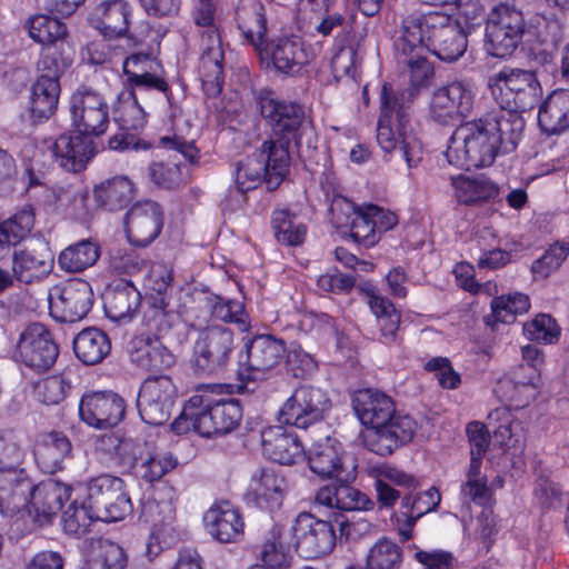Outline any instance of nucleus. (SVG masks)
Wrapping results in <instances>:
<instances>
[{
	"mask_svg": "<svg viewBox=\"0 0 569 569\" xmlns=\"http://www.w3.org/2000/svg\"><path fill=\"white\" fill-rule=\"evenodd\" d=\"M246 361L238 371L241 381L264 380L283 361L287 352L286 342L270 335H259L246 345Z\"/></svg>",
	"mask_w": 569,
	"mask_h": 569,
	"instance_id": "f8f14e48",
	"label": "nucleus"
},
{
	"mask_svg": "<svg viewBox=\"0 0 569 569\" xmlns=\"http://www.w3.org/2000/svg\"><path fill=\"white\" fill-rule=\"evenodd\" d=\"M59 81L50 78H38L31 87L30 116L34 121L49 119L58 108L60 97Z\"/></svg>",
	"mask_w": 569,
	"mask_h": 569,
	"instance_id": "a18cd8bd",
	"label": "nucleus"
},
{
	"mask_svg": "<svg viewBox=\"0 0 569 569\" xmlns=\"http://www.w3.org/2000/svg\"><path fill=\"white\" fill-rule=\"evenodd\" d=\"M264 181L262 160L256 153L240 161L236 169V184L230 188L224 200L226 208L236 210L246 202V193Z\"/></svg>",
	"mask_w": 569,
	"mask_h": 569,
	"instance_id": "f704fd0d",
	"label": "nucleus"
},
{
	"mask_svg": "<svg viewBox=\"0 0 569 569\" xmlns=\"http://www.w3.org/2000/svg\"><path fill=\"white\" fill-rule=\"evenodd\" d=\"M189 7L193 24L203 29L201 36L219 33L217 26L219 0H189Z\"/></svg>",
	"mask_w": 569,
	"mask_h": 569,
	"instance_id": "0e129e2a",
	"label": "nucleus"
},
{
	"mask_svg": "<svg viewBox=\"0 0 569 569\" xmlns=\"http://www.w3.org/2000/svg\"><path fill=\"white\" fill-rule=\"evenodd\" d=\"M59 356V347L41 323L29 325L20 335L14 359L36 372L49 370Z\"/></svg>",
	"mask_w": 569,
	"mask_h": 569,
	"instance_id": "dca6fc26",
	"label": "nucleus"
},
{
	"mask_svg": "<svg viewBox=\"0 0 569 569\" xmlns=\"http://www.w3.org/2000/svg\"><path fill=\"white\" fill-rule=\"evenodd\" d=\"M26 27L29 36L34 41L48 47L56 46L57 43L63 47L64 40L68 37L66 24L48 14L33 16L27 21Z\"/></svg>",
	"mask_w": 569,
	"mask_h": 569,
	"instance_id": "3c124183",
	"label": "nucleus"
},
{
	"mask_svg": "<svg viewBox=\"0 0 569 569\" xmlns=\"http://www.w3.org/2000/svg\"><path fill=\"white\" fill-rule=\"evenodd\" d=\"M201 56L199 59V78L208 97H217L224 82V51L219 33L201 36Z\"/></svg>",
	"mask_w": 569,
	"mask_h": 569,
	"instance_id": "5701e85b",
	"label": "nucleus"
},
{
	"mask_svg": "<svg viewBox=\"0 0 569 569\" xmlns=\"http://www.w3.org/2000/svg\"><path fill=\"white\" fill-rule=\"evenodd\" d=\"M169 301L166 298H147L142 323L156 337L166 335L172 326L173 313L168 310Z\"/></svg>",
	"mask_w": 569,
	"mask_h": 569,
	"instance_id": "4d7b16f0",
	"label": "nucleus"
},
{
	"mask_svg": "<svg viewBox=\"0 0 569 569\" xmlns=\"http://www.w3.org/2000/svg\"><path fill=\"white\" fill-rule=\"evenodd\" d=\"M163 213L158 203L140 201L133 204L124 218V229L130 243L147 247L160 233Z\"/></svg>",
	"mask_w": 569,
	"mask_h": 569,
	"instance_id": "4be33fe9",
	"label": "nucleus"
},
{
	"mask_svg": "<svg viewBox=\"0 0 569 569\" xmlns=\"http://www.w3.org/2000/svg\"><path fill=\"white\" fill-rule=\"evenodd\" d=\"M54 254L41 236L32 237L12 253V267L18 282L32 284L47 278L53 270Z\"/></svg>",
	"mask_w": 569,
	"mask_h": 569,
	"instance_id": "6ab92c4d",
	"label": "nucleus"
},
{
	"mask_svg": "<svg viewBox=\"0 0 569 569\" xmlns=\"http://www.w3.org/2000/svg\"><path fill=\"white\" fill-rule=\"evenodd\" d=\"M368 305L376 316L377 326L380 331L379 339L386 345L399 343L398 330L400 325V312L386 297L378 293L371 286L366 290Z\"/></svg>",
	"mask_w": 569,
	"mask_h": 569,
	"instance_id": "a19ab883",
	"label": "nucleus"
},
{
	"mask_svg": "<svg viewBox=\"0 0 569 569\" xmlns=\"http://www.w3.org/2000/svg\"><path fill=\"white\" fill-rule=\"evenodd\" d=\"M159 338L143 335L136 338L130 353L131 361L147 371H162L172 367L176 357Z\"/></svg>",
	"mask_w": 569,
	"mask_h": 569,
	"instance_id": "c9c22d12",
	"label": "nucleus"
},
{
	"mask_svg": "<svg viewBox=\"0 0 569 569\" xmlns=\"http://www.w3.org/2000/svg\"><path fill=\"white\" fill-rule=\"evenodd\" d=\"M522 12L508 3H500L492 10L486 27L487 51L497 58L510 56L518 47L523 32Z\"/></svg>",
	"mask_w": 569,
	"mask_h": 569,
	"instance_id": "9b49d317",
	"label": "nucleus"
},
{
	"mask_svg": "<svg viewBox=\"0 0 569 569\" xmlns=\"http://www.w3.org/2000/svg\"><path fill=\"white\" fill-rule=\"evenodd\" d=\"M428 52L445 62L457 61L467 50L468 40L458 21L439 11H413L400 22Z\"/></svg>",
	"mask_w": 569,
	"mask_h": 569,
	"instance_id": "20e7f679",
	"label": "nucleus"
},
{
	"mask_svg": "<svg viewBox=\"0 0 569 569\" xmlns=\"http://www.w3.org/2000/svg\"><path fill=\"white\" fill-rule=\"evenodd\" d=\"M114 120L123 130H138L144 127L147 114L138 102L134 91H122L114 106Z\"/></svg>",
	"mask_w": 569,
	"mask_h": 569,
	"instance_id": "864d4df0",
	"label": "nucleus"
},
{
	"mask_svg": "<svg viewBox=\"0 0 569 569\" xmlns=\"http://www.w3.org/2000/svg\"><path fill=\"white\" fill-rule=\"evenodd\" d=\"M242 418V408L237 399L214 400L204 391L189 398L180 416L172 422V430L183 433L192 429L202 437L229 433Z\"/></svg>",
	"mask_w": 569,
	"mask_h": 569,
	"instance_id": "7ed1b4c3",
	"label": "nucleus"
},
{
	"mask_svg": "<svg viewBox=\"0 0 569 569\" xmlns=\"http://www.w3.org/2000/svg\"><path fill=\"white\" fill-rule=\"evenodd\" d=\"M71 452L72 443L70 439L60 431L40 435L33 449L37 465L47 473L61 470L66 460L71 458Z\"/></svg>",
	"mask_w": 569,
	"mask_h": 569,
	"instance_id": "7c9ffc66",
	"label": "nucleus"
},
{
	"mask_svg": "<svg viewBox=\"0 0 569 569\" xmlns=\"http://www.w3.org/2000/svg\"><path fill=\"white\" fill-rule=\"evenodd\" d=\"M110 350L111 341L109 337L97 328H86L73 339L74 355L87 366L100 363Z\"/></svg>",
	"mask_w": 569,
	"mask_h": 569,
	"instance_id": "c03bdc74",
	"label": "nucleus"
},
{
	"mask_svg": "<svg viewBox=\"0 0 569 569\" xmlns=\"http://www.w3.org/2000/svg\"><path fill=\"white\" fill-rule=\"evenodd\" d=\"M131 7L126 0H101L89 12V23L106 38L127 34Z\"/></svg>",
	"mask_w": 569,
	"mask_h": 569,
	"instance_id": "bb28decb",
	"label": "nucleus"
},
{
	"mask_svg": "<svg viewBox=\"0 0 569 569\" xmlns=\"http://www.w3.org/2000/svg\"><path fill=\"white\" fill-rule=\"evenodd\" d=\"M128 557L123 548L108 539L91 543L82 569H126Z\"/></svg>",
	"mask_w": 569,
	"mask_h": 569,
	"instance_id": "8fccbe9b",
	"label": "nucleus"
},
{
	"mask_svg": "<svg viewBox=\"0 0 569 569\" xmlns=\"http://www.w3.org/2000/svg\"><path fill=\"white\" fill-rule=\"evenodd\" d=\"M313 501L320 507L341 511L372 510L375 501L349 485H327L319 488Z\"/></svg>",
	"mask_w": 569,
	"mask_h": 569,
	"instance_id": "2f4dec72",
	"label": "nucleus"
},
{
	"mask_svg": "<svg viewBox=\"0 0 569 569\" xmlns=\"http://www.w3.org/2000/svg\"><path fill=\"white\" fill-rule=\"evenodd\" d=\"M536 38L546 47L536 58H539L541 63H549L552 60V50L565 39V26L559 19L541 17L536 23Z\"/></svg>",
	"mask_w": 569,
	"mask_h": 569,
	"instance_id": "6e6d98bb",
	"label": "nucleus"
},
{
	"mask_svg": "<svg viewBox=\"0 0 569 569\" xmlns=\"http://www.w3.org/2000/svg\"><path fill=\"white\" fill-rule=\"evenodd\" d=\"M177 396V388L169 376L147 378L139 390L137 408L141 419L152 426L166 423Z\"/></svg>",
	"mask_w": 569,
	"mask_h": 569,
	"instance_id": "2eb2a0df",
	"label": "nucleus"
},
{
	"mask_svg": "<svg viewBox=\"0 0 569 569\" xmlns=\"http://www.w3.org/2000/svg\"><path fill=\"white\" fill-rule=\"evenodd\" d=\"M308 463L312 472L322 478H340L342 461L337 441L326 437L309 449Z\"/></svg>",
	"mask_w": 569,
	"mask_h": 569,
	"instance_id": "49530a36",
	"label": "nucleus"
},
{
	"mask_svg": "<svg viewBox=\"0 0 569 569\" xmlns=\"http://www.w3.org/2000/svg\"><path fill=\"white\" fill-rule=\"evenodd\" d=\"M101 256L100 246L82 239L64 248L58 256V266L66 272L77 273L94 266Z\"/></svg>",
	"mask_w": 569,
	"mask_h": 569,
	"instance_id": "09e8293b",
	"label": "nucleus"
},
{
	"mask_svg": "<svg viewBox=\"0 0 569 569\" xmlns=\"http://www.w3.org/2000/svg\"><path fill=\"white\" fill-rule=\"evenodd\" d=\"M136 196V184L128 176H114L94 186L96 203L108 210L119 211L126 208Z\"/></svg>",
	"mask_w": 569,
	"mask_h": 569,
	"instance_id": "58836bf2",
	"label": "nucleus"
},
{
	"mask_svg": "<svg viewBox=\"0 0 569 569\" xmlns=\"http://www.w3.org/2000/svg\"><path fill=\"white\" fill-rule=\"evenodd\" d=\"M263 455L280 465H293L303 457L299 438L280 426L269 427L261 432Z\"/></svg>",
	"mask_w": 569,
	"mask_h": 569,
	"instance_id": "c756f323",
	"label": "nucleus"
},
{
	"mask_svg": "<svg viewBox=\"0 0 569 569\" xmlns=\"http://www.w3.org/2000/svg\"><path fill=\"white\" fill-rule=\"evenodd\" d=\"M126 412L124 400L112 391H93L82 396L79 415L83 422L97 429L117 426Z\"/></svg>",
	"mask_w": 569,
	"mask_h": 569,
	"instance_id": "aec40b11",
	"label": "nucleus"
},
{
	"mask_svg": "<svg viewBox=\"0 0 569 569\" xmlns=\"http://www.w3.org/2000/svg\"><path fill=\"white\" fill-rule=\"evenodd\" d=\"M257 103L262 119L277 138L293 141L298 150L315 147V127L303 106L280 99L270 91H260Z\"/></svg>",
	"mask_w": 569,
	"mask_h": 569,
	"instance_id": "423d86ee",
	"label": "nucleus"
},
{
	"mask_svg": "<svg viewBox=\"0 0 569 569\" xmlns=\"http://www.w3.org/2000/svg\"><path fill=\"white\" fill-rule=\"evenodd\" d=\"M71 389V382L64 373L49 376L34 385V395L39 402L47 406L59 405Z\"/></svg>",
	"mask_w": 569,
	"mask_h": 569,
	"instance_id": "052dcab7",
	"label": "nucleus"
},
{
	"mask_svg": "<svg viewBox=\"0 0 569 569\" xmlns=\"http://www.w3.org/2000/svg\"><path fill=\"white\" fill-rule=\"evenodd\" d=\"M236 21L243 37L262 51L266 44L264 8L258 0H240L236 10Z\"/></svg>",
	"mask_w": 569,
	"mask_h": 569,
	"instance_id": "ea45409f",
	"label": "nucleus"
},
{
	"mask_svg": "<svg viewBox=\"0 0 569 569\" xmlns=\"http://www.w3.org/2000/svg\"><path fill=\"white\" fill-rule=\"evenodd\" d=\"M330 408V399L321 388L299 386L279 411V421L300 429L321 421Z\"/></svg>",
	"mask_w": 569,
	"mask_h": 569,
	"instance_id": "ddd939ff",
	"label": "nucleus"
},
{
	"mask_svg": "<svg viewBox=\"0 0 569 569\" xmlns=\"http://www.w3.org/2000/svg\"><path fill=\"white\" fill-rule=\"evenodd\" d=\"M530 308L529 297L525 293L497 297L491 301L492 317L497 322L511 323L517 315L527 312Z\"/></svg>",
	"mask_w": 569,
	"mask_h": 569,
	"instance_id": "bf43d9fd",
	"label": "nucleus"
},
{
	"mask_svg": "<svg viewBox=\"0 0 569 569\" xmlns=\"http://www.w3.org/2000/svg\"><path fill=\"white\" fill-rule=\"evenodd\" d=\"M92 305V288L88 281L79 278L56 286L49 293L50 315L60 322L83 319Z\"/></svg>",
	"mask_w": 569,
	"mask_h": 569,
	"instance_id": "f3484780",
	"label": "nucleus"
},
{
	"mask_svg": "<svg viewBox=\"0 0 569 569\" xmlns=\"http://www.w3.org/2000/svg\"><path fill=\"white\" fill-rule=\"evenodd\" d=\"M523 331L530 340L543 343H553L560 336V328L556 320L545 313L538 315L533 320L525 323Z\"/></svg>",
	"mask_w": 569,
	"mask_h": 569,
	"instance_id": "338daca9",
	"label": "nucleus"
},
{
	"mask_svg": "<svg viewBox=\"0 0 569 569\" xmlns=\"http://www.w3.org/2000/svg\"><path fill=\"white\" fill-rule=\"evenodd\" d=\"M569 256V243H555L531 264V273L535 280L547 279L557 271Z\"/></svg>",
	"mask_w": 569,
	"mask_h": 569,
	"instance_id": "680f3d73",
	"label": "nucleus"
},
{
	"mask_svg": "<svg viewBox=\"0 0 569 569\" xmlns=\"http://www.w3.org/2000/svg\"><path fill=\"white\" fill-rule=\"evenodd\" d=\"M234 349L236 338L231 329L209 326L201 329L194 340L192 367L199 375L218 376L227 370Z\"/></svg>",
	"mask_w": 569,
	"mask_h": 569,
	"instance_id": "6e6552de",
	"label": "nucleus"
},
{
	"mask_svg": "<svg viewBox=\"0 0 569 569\" xmlns=\"http://www.w3.org/2000/svg\"><path fill=\"white\" fill-rule=\"evenodd\" d=\"M284 479L271 468L258 469L251 477L250 491L260 508L274 510L280 507Z\"/></svg>",
	"mask_w": 569,
	"mask_h": 569,
	"instance_id": "37998d69",
	"label": "nucleus"
},
{
	"mask_svg": "<svg viewBox=\"0 0 569 569\" xmlns=\"http://www.w3.org/2000/svg\"><path fill=\"white\" fill-rule=\"evenodd\" d=\"M417 430V422L409 415L392 413L377 431L366 437V445L370 451L379 456L391 455L397 448L408 443Z\"/></svg>",
	"mask_w": 569,
	"mask_h": 569,
	"instance_id": "b1692460",
	"label": "nucleus"
},
{
	"mask_svg": "<svg viewBox=\"0 0 569 569\" xmlns=\"http://www.w3.org/2000/svg\"><path fill=\"white\" fill-rule=\"evenodd\" d=\"M97 446L99 450L110 453L119 467L131 470L138 479L148 483L159 481L178 466L171 452H157L144 441L121 439L114 433L101 436Z\"/></svg>",
	"mask_w": 569,
	"mask_h": 569,
	"instance_id": "39448f33",
	"label": "nucleus"
},
{
	"mask_svg": "<svg viewBox=\"0 0 569 569\" xmlns=\"http://www.w3.org/2000/svg\"><path fill=\"white\" fill-rule=\"evenodd\" d=\"M297 552L306 559H317L330 555L338 537L330 521L310 513H300L292 527Z\"/></svg>",
	"mask_w": 569,
	"mask_h": 569,
	"instance_id": "4468645a",
	"label": "nucleus"
},
{
	"mask_svg": "<svg viewBox=\"0 0 569 569\" xmlns=\"http://www.w3.org/2000/svg\"><path fill=\"white\" fill-rule=\"evenodd\" d=\"M403 550L387 537L379 538L367 551L365 569H401Z\"/></svg>",
	"mask_w": 569,
	"mask_h": 569,
	"instance_id": "603ef678",
	"label": "nucleus"
},
{
	"mask_svg": "<svg viewBox=\"0 0 569 569\" xmlns=\"http://www.w3.org/2000/svg\"><path fill=\"white\" fill-rule=\"evenodd\" d=\"M71 58L59 52L56 47H47L38 62L41 74L38 78H50L59 81L60 76L71 64Z\"/></svg>",
	"mask_w": 569,
	"mask_h": 569,
	"instance_id": "774afa93",
	"label": "nucleus"
},
{
	"mask_svg": "<svg viewBox=\"0 0 569 569\" xmlns=\"http://www.w3.org/2000/svg\"><path fill=\"white\" fill-rule=\"evenodd\" d=\"M289 143L283 140H266L260 149L254 152L257 158L262 160L264 182L269 190L278 188L289 171Z\"/></svg>",
	"mask_w": 569,
	"mask_h": 569,
	"instance_id": "e433bc0d",
	"label": "nucleus"
},
{
	"mask_svg": "<svg viewBox=\"0 0 569 569\" xmlns=\"http://www.w3.org/2000/svg\"><path fill=\"white\" fill-rule=\"evenodd\" d=\"M93 520H98L88 502L78 506L71 502L62 513V528L66 533L81 536L87 532Z\"/></svg>",
	"mask_w": 569,
	"mask_h": 569,
	"instance_id": "69168bd1",
	"label": "nucleus"
},
{
	"mask_svg": "<svg viewBox=\"0 0 569 569\" xmlns=\"http://www.w3.org/2000/svg\"><path fill=\"white\" fill-rule=\"evenodd\" d=\"M211 316L223 322L236 323L241 331L250 328L244 306L238 300L224 299L220 296L208 298Z\"/></svg>",
	"mask_w": 569,
	"mask_h": 569,
	"instance_id": "13d9d810",
	"label": "nucleus"
},
{
	"mask_svg": "<svg viewBox=\"0 0 569 569\" xmlns=\"http://www.w3.org/2000/svg\"><path fill=\"white\" fill-rule=\"evenodd\" d=\"M271 222L278 242L286 246H299L305 241L306 226L289 210L273 211Z\"/></svg>",
	"mask_w": 569,
	"mask_h": 569,
	"instance_id": "5fc2aeb1",
	"label": "nucleus"
},
{
	"mask_svg": "<svg viewBox=\"0 0 569 569\" xmlns=\"http://www.w3.org/2000/svg\"><path fill=\"white\" fill-rule=\"evenodd\" d=\"M455 196L459 203L466 206L489 201L498 194L497 186L485 176L451 178Z\"/></svg>",
	"mask_w": 569,
	"mask_h": 569,
	"instance_id": "de8ad7c7",
	"label": "nucleus"
},
{
	"mask_svg": "<svg viewBox=\"0 0 569 569\" xmlns=\"http://www.w3.org/2000/svg\"><path fill=\"white\" fill-rule=\"evenodd\" d=\"M51 150L58 164L73 173L82 171L96 153L93 141L80 133L60 134Z\"/></svg>",
	"mask_w": 569,
	"mask_h": 569,
	"instance_id": "cd10ccee",
	"label": "nucleus"
},
{
	"mask_svg": "<svg viewBox=\"0 0 569 569\" xmlns=\"http://www.w3.org/2000/svg\"><path fill=\"white\" fill-rule=\"evenodd\" d=\"M33 483L23 469L0 471V511L12 515L28 507Z\"/></svg>",
	"mask_w": 569,
	"mask_h": 569,
	"instance_id": "473e14b6",
	"label": "nucleus"
},
{
	"mask_svg": "<svg viewBox=\"0 0 569 569\" xmlns=\"http://www.w3.org/2000/svg\"><path fill=\"white\" fill-rule=\"evenodd\" d=\"M70 496L71 487L54 480H47L37 486L33 485L27 508L30 513H34V518L40 523L49 522L61 510L63 502L69 500Z\"/></svg>",
	"mask_w": 569,
	"mask_h": 569,
	"instance_id": "c85d7f7f",
	"label": "nucleus"
},
{
	"mask_svg": "<svg viewBox=\"0 0 569 569\" xmlns=\"http://www.w3.org/2000/svg\"><path fill=\"white\" fill-rule=\"evenodd\" d=\"M417 33L401 23L395 32V54L400 67L407 70L411 88L396 89L383 83L380 91V116L377 123V142L386 154L398 153L409 169L422 160V144L411 124V104L416 90L429 82L433 68L427 59L425 46Z\"/></svg>",
	"mask_w": 569,
	"mask_h": 569,
	"instance_id": "f257e3e1",
	"label": "nucleus"
},
{
	"mask_svg": "<svg viewBox=\"0 0 569 569\" xmlns=\"http://www.w3.org/2000/svg\"><path fill=\"white\" fill-rule=\"evenodd\" d=\"M270 54L273 67L284 74H297L312 58L310 47L298 36L280 37L262 47Z\"/></svg>",
	"mask_w": 569,
	"mask_h": 569,
	"instance_id": "393cba45",
	"label": "nucleus"
},
{
	"mask_svg": "<svg viewBox=\"0 0 569 569\" xmlns=\"http://www.w3.org/2000/svg\"><path fill=\"white\" fill-rule=\"evenodd\" d=\"M352 408L361 423L369 427L371 432L390 420L396 406L391 397L385 392L366 388L352 395Z\"/></svg>",
	"mask_w": 569,
	"mask_h": 569,
	"instance_id": "a878e982",
	"label": "nucleus"
},
{
	"mask_svg": "<svg viewBox=\"0 0 569 569\" xmlns=\"http://www.w3.org/2000/svg\"><path fill=\"white\" fill-rule=\"evenodd\" d=\"M371 473L375 477L377 501L387 509L392 508L400 498V492L391 485L407 490H416L419 487V480L415 476L387 463L373 467Z\"/></svg>",
	"mask_w": 569,
	"mask_h": 569,
	"instance_id": "72a5a7b5",
	"label": "nucleus"
},
{
	"mask_svg": "<svg viewBox=\"0 0 569 569\" xmlns=\"http://www.w3.org/2000/svg\"><path fill=\"white\" fill-rule=\"evenodd\" d=\"M538 124L548 136L569 129V90H556L545 99L539 107Z\"/></svg>",
	"mask_w": 569,
	"mask_h": 569,
	"instance_id": "4c0bfd02",
	"label": "nucleus"
},
{
	"mask_svg": "<svg viewBox=\"0 0 569 569\" xmlns=\"http://www.w3.org/2000/svg\"><path fill=\"white\" fill-rule=\"evenodd\" d=\"M208 535L220 543H237L244 536V519L240 509L228 500L213 503L203 513Z\"/></svg>",
	"mask_w": 569,
	"mask_h": 569,
	"instance_id": "412c9836",
	"label": "nucleus"
},
{
	"mask_svg": "<svg viewBox=\"0 0 569 569\" xmlns=\"http://www.w3.org/2000/svg\"><path fill=\"white\" fill-rule=\"evenodd\" d=\"M473 102L471 87L462 81H452L432 92L429 116L440 124H453L470 114Z\"/></svg>",
	"mask_w": 569,
	"mask_h": 569,
	"instance_id": "a211bd4d",
	"label": "nucleus"
},
{
	"mask_svg": "<svg viewBox=\"0 0 569 569\" xmlns=\"http://www.w3.org/2000/svg\"><path fill=\"white\" fill-rule=\"evenodd\" d=\"M141 305V295L131 282H120L104 296V310L113 321L130 320Z\"/></svg>",
	"mask_w": 569,
	"mask_h": 569,
	"instance_id": "79ce46f5",
	"label": "nucleus"
},
{
	"mask_svg": "<svg viewBox=\"0 0 569 569\" xmlns=\"http://www.w3.org/2000/svg\"><path fill=\"white\" fill-rule=\"evenodd\" d=\"M71 127L86 137L106 133L109 123V106L104 97L88 86L78 87L70 97Z\"/></svg>",
	"mask_w": 569,
	"mask_h": 569,
	"instance_id": "9d476101",
	"label": "nucleus"
},
{
	"mask_svg": "<svg viewBox=\"0 0 569 569\" xmlns=\"http://www.w3.org/2000/svg\"><path fill=\"white\" fill-rule=\"evenodd\" d=\"M87 490L88 506L100 521L116 522L132 511L124 482L119 477L100 475L89 480Z\"/></svg>",
	"mask_w": 569,
	"mask_h": 569,
	"instance_id": "1a4fd4ad",
	"label": "nucleus"
},
{
	"mask_svg": "<svg viewBox=\"0 0 569 569\" xmlns=\"http://www.w3.org/2000/svg\"><path fill=\"white\" fill-rule=\"evenodd\" d=\"M488 86L499 103L497 109L518 114L533 108L542 94L536 73L522 69H503L489 78Z\"/></svg>",
	"mask_w": 569,
	"mask_h": 569,
	"instance_id": "0eeeda50",
	"label": "nucleus"
},
{
	"mask_svg": "<svg viewBox=\"0 0 569 569\" xmlns=\"http://www.w3.org/2000/svg\"><path fill=\"white\" fill-rule=\"evenodd\" d=\"M441 501V495L436 487L417 495H405L400 508L411 515V518L420 519L422 516L437 509Z\"/></svg>",
	"mask_w": 569,
	"mask_h": 569,
	"instance_id": "e2e57ef3",
	"label": "nucleus"
},
{
	"mask_svg": "<svg viewBox=\"0 0 569 569\" xmlns=\"http://www.w3.org/2000/svg\"><path fill=\"white\" fill-rule=\"evenodd\" d=\"M523 128L521 114L510 109H491L453 131L446 158L466 170L489 167L497 156L516 150Z\"/></svg>",
	"mask_w": 569,
	"mask_h": 569,
	"instance_id": "f03ea898",
	"label": "nucleus"
}]
</instances>
